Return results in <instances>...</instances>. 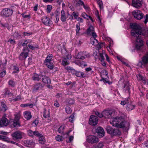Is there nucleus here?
Masks as SVG:
<instances>
[{
  "label": "nucleus",
  "mask_w": 148,
  "mask_h": 148,
  "mask_svg": "<svg viewBox=\"0 0 148 148\" xmlns=\"http://www.w3.org/2000/svg\"><path fill=\"white\" fill-rule=\"evenodd\" d=\"M131 31L132 35L135 37L136 40V48L140 50L143 45V38L145 34V30L143 29L138 25H134Z\"/></svg>",
  "instance_id": "f257e3e1"
},
{
  "label": "nucleus",
  "mask_w": 148,
  "mask_h": 148,
  "mask_svg": "<svg viewBox=\"0 0 148 148\" xmlns=\"http://www.w3.org/2000/svg\"><path fill=\"white\" fill-rule=\"evenodd\" d=\"M104 117L106 119H113L118 120H125L127 119L126 115H122L120 116L114 117L115 112L113 110H104L103 111Z\"/></svg>",
  "instance_id": "f03ea898"
},
{
  "label": "nucleus",
  "mask_w": 148,
  "mask_h": 148,
  "mask_svg": "<svg viewBox=\"0 0 148 148\" xmlns=\"http://www.w3.org/2000/svg\"><path fill=\"white\" fill-rule=\"evenodd\" d=\"M9 125L12 128L18 127L20 126L18 121H0V127Z\"/></svg>",
  "instance_id": "7ed1b4c3"
},
{
  "label": "nucleus",
  "mask_w": 148,
  "mask_h": 148,
  "mask_svg": "<svg viewBox=\"0 0 148 148\" xmlns=\"http://www.w3.org/2000/svg\"><path fill=\"white\" fill-rule=\"evenodd\" d=\"M105 129L107 133L111 136H119L121 134V132L119 130L113 128L110 126H107Z\"/></svg>",
  "instance_id": "20e7f679"
},
{
  "label": "nucleus",
  "mask_w": 148,
  "mask_h": 148,
  "mask_svg": "<svg viewBox=\"0 0 148 148\" xmlns=\"http://www.w3.org/2000/svg\"><path fill=\"white\" fill-rule=\"evenodd\" d=\"M13 13L12 9L8 8H3L0 12V15L3 18H7L11 16Z\"/></svg>",
  "instance_id": "39448f33"
},
{
  "label": "nucleus",
  "mask_w": 148,
  "mask_h": 148,
  "mask_svg": "<svg viewBox=\"0 0 148 148\" xmlns=\"http://www.w3.org/2000/svg\"><path fill=\"white\" fill-rule=\"evenodd\" d=\"M24 134V133L19 131H17L12 132L11 136L12 139L16 141L21 140Z\"/></svg>",
  "instance_id": "423d86ee"
},
{
  "label": "nucleus",
  "mask_w": 148,
  "mask_h": 148,
  "mask_svg": "<svg viewBox=\"0 0 148 148\" xmlns=\"http://www.w3.org/2000/svg\"><path fill=\"white\" fill-rule=\"evenodd\" d=\"M148 64V52L146 53L142 58V61L139 60L137 65L143 68L145 67Z\"/></svg>",
  "instance_id": "0eeeda50"
},
{
  "label": "nucleus",
  "mask_w": 148,
  "mask_h": 148,
  "mask_svg": "<svg viewBox=\"0 0 148 148\" xmlns=\"http://www.w3.org/2000/svg\"><path fill=\"white\" fill-rule=\"evenodd\" d=\"M52 58L53 56L52 54H49L46 58L44 61V63L45 64L48 68L51 70L54 67L53 64L51 63V62Z\"/></svg>",
  "instance_id": "6e6552de"
},
{
  "label": "nucleus",
  "mask_w": 148,
  "mask_h": 148,
  "mask_svg": "<svg viewBox=\"0 0 148 148\" xmlns=\"http://www.w3.org/2000/svg\"><path fill=\"white\" fill-rule=\"evenodd\" d=\"M27 50L28 52L29 51V50L27 47L25 48L23 47L22 49L23 52H21L18 56V59L21 60H25L29 55L28 52H25Z\"/></svg>",
  "instance_id": "1a4fd4ad"
},
{
  "label": "nucleus",
  "mask_w": 148,
  "mask_h": 148,
  "mask_svg": "<svg viewBox=\"0 0 148 148\" xmlns=\"http://www.w3.org/2000/svg\"><path fill=\"white\" fill-rule=\"evenodd\" d=\"M111 124L114 127L119 128H122L125 127L123 121H110Z\"/></svg>",
  "instance_id": "9d476101"
},
{
  "label": "nucleus",
  "mask_w": 148,
  "mask_h": 148,
  "mask_svg": "<svg viewBox=\"0 0 148 148\" xmlns=\"http://www.w3.org/2000/svg\"><path fill=\"white\" fill-rule=\"evenodd\" d=\"M133 14L134 17L138 20L142 19L144 16V14L138 10L133 11Z\"/></svg>",
  "instance_id": "9b49d317"
},
{
  "label": "nucleus",
  "mask_w": 148,
  "mask_h": 148,
  "mask_svg": "<svg viewBox=\"0 0 148 148\" xmlns=\"http://www.w3.org/2000/svg\"><path fill=\"white\" fill-rule=\"evenodd\" d=\"M86 140L88 143L92 144L98 142L99 141V139L97 136L92 135L88 136Z\"/></svg>",
  "instance_id": "f8f14e48"
},
{
  "label": "nucleus",
  "mask_w": 148,
  "mask_h": 148,
  "mask_svg": "<svg viewBox=\"0 0 148 148\" xmlns=\"http://www.w3.org/2000/svg\"><path fill=\"white\" fill-rule=\"evenodd\" d=\"M90 56L89 54L86 51L80 52L78 53L76 56V58L83 60L86 58L89 57Z\"/></svg>",
  "instance_id": "ddd939ff"
},
{
  "label": "nucleus",
  "mask_w": 148,
  "mask_h": 148,
  "mask_svg": "<svg viewBox=\"0 0 148 148\" xmlns=\"http://www.w3.org/2000/svg\"><path fill=\"white\" fill-rule=\"evenodd\" d=\"M41 20L42 22L45 25L51 26L53 24L52 21L47 16L43 17Z\"/></svg>",
  "instance_id": "4468645a"
},
{
  "label": "nucleus",
  "mask_w": 148,
  "mask_h": 148,
  "mask_svg": "<svg viewBox=\"0 0 148 148\" xmlns=\"http://www.w3.org/2000/svg\"><path fill=\"white\" fill-rule=\"evenodd\" d=\"M142 0H132V5L133 6L138 8L142 5Z\"/></svg>",
  "instance_id": "2eb2a0df"
},
{
  "label": "nucleus",
  "mask_w": 148,
  "mask_h": 148,
  "mask_svg": "<svg viewBox=\"0 0 148 148\" xmlns=\"http://www.w3.org/2000/svg\"><path fill=\"white\" fill-rule=\"evenodd\" d=\"M27 134L29 136L33 137L34 136H36L41 135L37 131H33L31 130H29L27 131Z\"/></svg>",
  "instance_id": "dca6fc26"
},
{
  "label": "nucleus",
  "mask_w": 148,
  "mask_h": 148,
  "mask_svg": "<svg viewBox=\"0 0 148 148\" xmlns=\"http://www.w3.org/2000/svg\"><path fill=\"white\" fill-rule=\"evenodd\" d=\"M96 131L100 137H102L104 136L105 132L102 127H98L96 129Z\"/></svg>",
  "instance_id": "f3484780"
},
{
  "label": "nucleus",
  "mask_w": 148,
  "mask_h": 148,
  "mask_svg": "<svg viewBox=\"0 0 148 148\" xmlns=\"http://www.w3.org/2000/svg\"><path fill=\"white\" fill-rule=\"evenodd\" d=\"M67 18V17L66 15V13L65 12L64 10H62L61 12L60 19L62 22H65L66 21Z\"/></svg>",
  "instance_id": "a211bd4d"
},
{
  "label": "nucleus",
  "mask_w": 148,
  "mask_h": 148,
  "mask_svg": "<svg viewBox=\"0 0 148 148\" xmlns=\"http://www.w3.org/2000/svg\"><path fill=\"white\" fill-rule=\"evenodd\" d=\"M66 57V58H64L62 60H60L62 64L64 66H66L69 63V61L68 59L71 58V57L69 55L67 56Z\"/></svg>",
  "instance_id": "6ab92c4d"
},
{
  "label": "nucleus",
  "mask_w": 148,
  "mask_h": 148,
  "mask_svg": "<svg viewBox=\"0 0 148 148\" xmlns=\"http://www.w3.org/2000/svg\"><path fill=\"white\" fill-rule=\"evenodd\" d=\"M43 87L41 83H38L35 85L33 91L35 92L38 90H41Z\"/></svg>",
  "instance_id": "aec40b11"
},
{
  "label": "nucleus",
  "mask_w": 148,
  "mask_h": 148,
  "mask_svg": "<svg viewBox=\"0 0 148 148\" xmlns=\"http://www.w3.org/2000/svg\"><path fill=\"white\" fill-rule=\"evenodd\" d=\"M41 77V80L43 83L47 84H49L51 83V79L49 77L44 75H42Z\"/></svg>",
  "instance_id": "412c9836"
},
{
  "label": "nucleus",
  "mask_w": 148,
  "mask_h": 148,
  "mask_svg": "<svg viewBox=\"0 0 148 148\" xmlns=\"http://www.w3.org/2000/svg\"><path fill=\"white\" fill-rule=\"evenodd\" d=\"M135 106L132 104V101L130 100L129 102L127 103V104L126 105V109L129 111L135 108Z\"/></svg>",
  "instance_id": "4be33fe9"
},
{
  "label": "nucleus",
  "mask_w": 148,
  "mask_h": 148,
  "mask_svg": "<svg viewBox=\"0 0 148 148\" xmlns=\"http://www.w3.org/2000/svg\"><path fill=\"white\" fill-rule=\"evenodd\" d=\"M124 90L125 92L127 93H128L130 94V85L129 82H126L124 84Z\"/></svg>",
  "instance_id": "5701e85b"
},
{
  "label": "nucleus",
  "mask_w": 148,
  "mask_h": 148,
  "mask_svg": "<svg viewBox=\"0 0 148 148\" xmlns=\"http://www.w3.org/2000/svg\"><path fill=\"white\" fill-rule=\"evenodd\" d=\"M41 78L40 76L36 73H34L32 77V79L34 81L38 82Z\"/></svg>",
  "instance_id": "b1692460"
},
{
  "label": "nucleus",
  "mask_w": 148,
  "mask_h": 148,
  "mask_svg": "<svg viewBox=\"0 0 148 148\" xmlns=\"http://www.w3.org/2000/svg\"><path fill=\"white\" fill-rule=\"evenodd\" d=\"M3 138H4L5 139H3L2 140L3 141H5L7 142L8 143H11L12 144H14L16 145H18V144L16 143L15 142H14V141H11L10 140V139L8 138V137L6 136H3Z\"/></svg>",
  "instance_id": "393cba45"
},
{
  "label": "nucleus",
  "mask_w": 148,
  "mask_h": 148,
  "mask_svg": "<svg viewBox=\"0 0 148 148\" xmlns=\"http://www.w3.org/2000/svg\"><path fill=\"white\" fill-rule=\"evenodd\" d=\"M23 114L24 117L27 120H29L32 117L31 113L30 112L25 111L23 112Z\"/></svg>",
  "instance_id": "a878e982"
},
{
  "label": "nucleus",
  "mask_w": 148,
  "mask_h": 148,
  "mask_svg": "<svg viewBox=\"0 0 148 148\" xmlns=\"http://www.w3.org/2000/svg\"><path fill=\"white\" fill-rule=\"evenodd\" d=\"M8 109V108L5 104L3 102H1L0 110L5 112Z\"/></svg>",
  "instance_id": "bb28decb"
},
{
  "label": "nucleus",
  "mask_w": 148,
  "mask_h": 148,
  "mask_svg": "<svg viewBox=\"0 0 148 148\" xmlns=\"http://www.w3.org/2000/svg\"><path fill=\"white\" fill-rule=\"evenodd\" d=\"M75 74L76 76L79 77L84 78L86 77V74L84 72L80 71H76Z\"/></svg>",
  "instance_id": "cd10ccee"
},
{
  "label": "nucleus",
  "mask_w": 148,
  "mask_h": 148,
  "mask_svg": "<svg viewBox=\"0 0 148 148\" xmlns=\"http://www.w3.org/2000/svg\"><path fill=\"white\" fill-rule=\"evenodd\" d=\"M40 135V136H37L39 137L38 141L39 143L42 144H43L45 141V139L43 135L41 134Z\"/></svg>",
  "instance_id": "c85d7f7f"
},
{
  "label": "nucleus",
  "mask_w": 148,
  "mask_h": 148,
  "mask_svg": "<svg viewBox=\"0 0 148 148\" xmlns=\"http://www.w3.org/2000/svg\"><path fill=\"white\" fill-rule=\"evenodd\" d=\"M32 40H24V42L22 44V46L24 47L25 46H26V47H27V45L28 44H30L32 42Z\"/></svg>",
  "instance_id": "c756f323"
},
{
  "label": "nucleus",
  "mask_w": 148,
  "mask_h": 148,
  "mask_svg": "<svg viewBox=\"0 0 148 148\" xmlns=\"http://www.w3.org/2000/svg\"><path fill=\"white\" fill-rule=\"evenodd\" d=\"M94 31V28L93 26H90L87 29V33L88 34H91L92 32Z\"/></svg>",
  "instance_id": "7c9ffc66"
},
{
  "label": "nucleus",
  "mask_w": 148,
  "mask_h": 148,
  "mask_svg": "<svg viewBox=\"0 0 148 148\" xmlns=\"http://www.w3.org/2000/svg\"><path fill=\"white\" fill-rule=\"evenodd\" d=\"M90 43L93 45H95L97 44L98 43V41L96 39V38H90Z\"/></svg>",
  "instance_id": "2f4dec72"
},
{
  "label": "nucleus",
  "mask_w": 148,
  "mask_h": 148,
  "mask_svg": "<svg viewBox=\"0 0 148 148\" xmlns=\"http://www.w3.org/2000/svg\"><path fill=\"white\" fill-rule=\"evenodd\" d=\"M80 23H77L76 25V32L77 35H79V31L80 30Z\"/></svg>",
  "instance_id": "473e14b6"
},
{
  "label": "nucleus",
  "mask_w": 148,
  "mask_h": 148,
  "mask_svg": "<svg viewBox=\"0 0 148 148\" xmlns=\"http://www.w3.org/2000/svg\"><path fill=\"white\" fill-rule=\"evenodd\" d=\"M137 79L138 80L141 81L143 82L145 84V79L143 78L142 76L140 74H138L136 75Z\"/></svg>",
  "instance_id": "72a5a7b5"
},
{
  "label": "nucleus",
  "mask_w": 148,
  "mask_h": 148,
  "mask_svg": "<svg viewBox=\"0 0 148 148\" xmlns=\"http://www.w3.org/2000/svg\"><path fill=\"white\" fill-rule=\"evenodd\" d=\"M26 142V144L30 147L34 146L35 145V143L32 140H27Z\"/></svg>",
  "instance_id": "f704fd0d"
},
{
  "label": "nucleus",
  "mask_w": 148,
  "mask_h": 148,
  "mask_svg": "<svg viewBox=\"0 0 148 148\" xmlns=\"http://www.w3.org/2000/svg\"><path fill=\"white\" fill-rule=\"evenodd\" d=\"M4 95L5 96H8V97H10L11 96L12 94L8 89H7L5 90Z\"/></svg>",
  "instance_id": "c9c22d12"
},
{
  "label": "nucleus",
  "mask_w": 148,
  "mask_h": 148,
  "mask_svg": "<svg viewBox=\"0 0 148 148\" xmlns=\"http://www.w3.org/2000/svg\"><path fill=\"white\" fill-rule=\"evenodd\" d=\"M28 47L29 49L32 50H34L35 48H38V47L37 45H32L29 44H28Z\"/></svg>",
  "instance_id": "e433bc0d"
},
{
  "label": "nucleus",
  "mask_w": 148,
  "mask_h": 148,
  "mask_svg": "<svg viewBox=\"0 0 148 148\" xmlns=\"http://www.w3.org/2000/svg\"><path fill=\"white\" fill-rule=\"evenodd\" d=\"M84 4V2L82 1L78 0V1H76L75 5L76 6H78L80 5H83Z\"/></svg>",
  "instance_id": "4c0bfd02"
},
{
  "label": "nucleus",
  "mask_w": 148,
  "mask_h": 148,
  "mask_svg": "<svg viewBox=\"0 0 148 148\" xmlns=\"http://www.w3.org/2000/svg\"><path fill=\"white\" fill-rule=\"evenodd\" d=\"M130 98H127V99H125V100L123 101H121V104L123 106L125 105V104H127V103L129 102L130 100Z\"/></svg>",
  "instance_id": "58836bf2"
},
{
  "label": "nucleus",
  "mask_w": 148,
  "mask_h": 148,
  "mask_svg": "<svg viewBox=\"0 0 148 148\" xmlns=\"http://www.w3.org/2000/svg\"><path fill=\"white\" fill-rule=\"evenodd\" d=\"M95 114L100 118H102L104 117V114L103 113V111L101 113H100L98 111L95 112Z\"/></svg>",
  "instance_id": "ea45409f"
},
{
  "label": "nucleus",
  "mask_w": 148,
  "mask_h": 148,
  "mask_svg": "<svg viewBox=\"0 0 148 148\" xmlns=\"http://www.w3.org/2000/svg\"><path fill=\"white\" fill-rule=\"evenodd\" d=\"M98 121H89L88 123L92 126H95L97 124Z\"/></svg>",
  "instance_id": "a19ab883"
},
{
  "label": "nucleus",
  "mask_w": 148,
  "mask_h": 148,
  "mask_svg": "<svg viewBox=\"0 0 148 148\" xmlns=\"http://www.w3.org/2000/svg\"><path fill=\"white\" fill-rule=\"evenodd\" d=\"M65 110L66 112L68 114H70L72 112V110L71 108L68 106H67L65 108Z\"/></svg>",
  "instance_id": "79ce46f5"
},
{
  "label": "nucleus",
  "mask_w": 148,
  "mask_h": 148,
  "mask_svg": "<svg viewBox=\"0 0 148 148\" xmlns=\"http://www.w3.org/2000/svg\"><path fill=\"white\" fill-rule=\"evenodd\" d=\"M65 126L64 125H61L58 129V132L60 133H63V130Z\"/></svg>",
  "instance_id": "37998d69"
},
{
  "label": "nucleus",
  "mask_w": 148,
  "mask_h": 148,
  "mask_svg": "<svg viewBox=\"0 0 148 148\" xmlns=\"http://www.w3.org/2000/svg\"><path fill=\"white\" fill-rule=\"evenodd\" d=\"M89 120H98V119L97 116L92 115L90 117Z\"/></svg>",
  "instance_id": "c03bdc74"
},
{
  "label": "nucleus",
  "mask_w": 148,
  "mask_h": 148,
  "mask_svg": "<svg viewBox=\"0 0 148 148\" xmlns=\"http://www.w3.org/2000/svg\"><path fill=\"white\" fill-rule=\"evenodd\" d=\"M56 139L58 141H61L63 140L62 137L60 135H58L56 137Z\"/></svg>",
  "instance_id": "a18cd8bd"
},
{
  "label": "nucleus",
  "mask_w": 148,
  "mask_h": 148,
  "mask_svg": "<svg viewBox=\"0 0 148 148\" xmlns=\"http://www.w3.org/2000/svg\"><path fill=\"white\" fill-rule=\"evenodd\" d=\"M9 84L12 87H14L15 85V82L14 81L10 80L8 82Z\"/></svg>",
  "instance_id": "49530a36"
},
{
  "label": "nucleus",
  "mask_w": 148,
  "mask_h": 148,
  "mask_svg": "<svg viewBox=\"0 0 148 148\" xmlns=\"http://www.w3.org/2000/svg\"><path fill=\"white\" fill-rule=\"evenodd\" d=\"M19 71L18 68L15 66H13V73H17Z\"/></svg>",
  "instance_id": "de8ad7c7"
},
{
  "label": "nucleus",
  "mask_w": 148,
  "mask_h": 148,
  "mask_svg": "<svg viewBox=\"0 0 148 148\" xmlns=\"http://www.w3.org/2000/svg\"><path fill=\"white\" fill-rule=\"evenodd\" d=\"M72 15L74 16L75 19H77L78 18L79 14V13L76 12H74L73 13Z\"/></svg>",
  "instance_id": "09e8293b"
},
{
  "label": "nucleus",
  "mask_w": 148,
  "mask_h": 148,
  "mask_svg": "<svg viewBox=\"0 0 148 148\" xmlns=\"http://www.w3.org/2000/svg\"><path fill=\"white\" fill-rule=\"evenodd\" d=\"M50 114L49 111H45L44 112L43 116L45 118H48L49 117Z\"/></svg>",
  "instance_id": "8fccbe9b"
},
{
  "label": "nucleus",
  "mask_w": 148,
  "mask_h": 148,
  "mask_svg": "<svg viewBox=\"0 0 148 148\" xmlns=\"http://www.w3.org/2000/svg\"><path fill=\"white\" fill-rule=\"evenodd\" d=\"M99 59L100 61L104 60V58L103 56V54L101 53H99Z\"/></svg>",
  "instance_id": "3c124183"
},
{
  "label": "nucleus",
  "mask_w": 148,
  "mask_h": 148,
  "mask_svg": "<svg viewBox=\"0 0 148 148\" xmlns=\"http://www.w3.org/2000/svg\"><path fill=\"white\" fill-rule=\"evenodd\" d=\"M15 117L16 120H19L21 117V115L19 114H15Z\"/></svg>",
  "instance_id": "603ef678"
},
{
  "label": "nucleus",
  "mask_w": 148,
  "mask_h": 148,
  "mask_svg": "<svg viewBox=\"0 0 148 148\" xmlns=\"http://www.w3.org/2000/svg\"><path fill=\"white\" fill-rule=\"evenodd\" d=\"M73 136H71L69 137L68 140H66V142L67 143L71 142L73 140Z\"/></svg>",
  "instance_id": "864d4df0"
},
{
  "label": "nucleus",
  "mask_w": 148,
  "mask_h": 148,
  "mask_svg": "<svg viewBox=\"0 0 148 148\" xmlns=\"http://www.w3.org/2000/svg\"><path fill=\"white\" fill-rule=\"evenodd\" d=\"M75 119L74 114L73 113L69 117V120H73Z\"/></svg>",
  "instance_id": "5fc2aeb1"
},
{
  "label": "nucleus",
  "mask_w": 148,
  "mask_h": 148,
  "mask_svg": "<svg viewBox=\"0 0 148 148\" xmlns=\"http://www.w3.org/2000/svg\"><path fill=\"white\" fill-rule=\"evenodd\" d=\"M144 18L145 19L144 23L145 24H146L148 22V14H146L145 16L144 17Z\"/></svg>",
  "instance_id": "6e6d98bb"
},
{
  "label": "nucleus",
  "mask_w": 148,
  "mask_h": 148,
  "mask_svg": "<svg viewBox=\"0 0 148 148\" xmlns=\"http://www.w3.org/2000/svg\"><path fill=\"white\" fill-rule=\"evenodd\" d=\"M97 2L100 8H103V6L102 1H97Z\"/></svg>",
  "instance_id": "4d7b16f0"
},
{
  "label": "nucleus",
  "mask_w": 148,
  "mask_h": 148,
  "mask_svg": "<svg viewBox=\"0 0 148 148\" xmlns=\"http://www.w3.org/2000/svg\"><path fill=\"white\" fill-rule=\"evenodd\" d=\"M6 73V71H3L1 72L0 73V77H4Z\"/></svg>",
  "instance_id": "13d9d810"
},
{
  "label": "nucleus",
  "mask_w": 148,
  "mask_h": 148,
  "mask_svg": "<svg viewBox=\"0 0 148 148\" xmlns=\"http://www.w3.org/2000/svg\"><path fill=\"white\" fill-rule=\"evenodd\" d=\"M52 6L51 5H48L47 7V10L48 12H50L51 10Z\"/></svg>",
  "instance_id": "bf43d9fd"
},
{
  "label": "nucleus",
  "mask_w": 148,
  "mask_h": 148,
  "mask_svg": "<svg viewBox=\"0 0 148 148\" xmlns=\"http://www.w3.org/2000/svg\"><path fill=\"white\" fill-rule=\"evenodd\" d=\"M23 34L25 36H28L32 34V33L31 32H30L29 33L24 32L23 33Z\"/></svg>",
  "instance_id": "052dcab7"
},
{
  "label": "nucleus",
  "mask_w": 148,
  "mask_h": 148,
  "mask_svg": "<svg viewBox=\"0 0 148 148\" xmlns=\"http://www.w3.org/2000/svg\"><path fill=\"white\" fill-rule=\"evenodd\" d=\"M38 123V121H33L32 123L33 126H36Z\"/></svg>",
  "instance_id": "680f3d73"
},
{
  "label": "nucleus",
  "mask_w": 148,
  "mask_h": 148,
  "mask_svg": "<svg viewBox=\"0 0 148 148\" xmlns=\"http://www.w3.org/2000/svg\"><path fill=\"white\" fill-rule=\"evenodd\" d=\"M22 16L24 18H29L30 17V15H24L23 14H22Z\"/></svg>",
  "instance_id": "e2e57ef3"
},
{
  "label": "nucleus",
  "mask_w": 148,
  "mask_h": 148,
  "mask_svg": "<svg viewBox=\"0 0 148 148\" xmlns=\"http://www.w3.org/2000/svg\"><path fill=\"white\" fill-rule=\"evenodd\" d=\"M104 145L103 143H99L98 144V147H97L98 148H101Z\"/></svg>",
  "instance_id": "0e129e2a"
},
{
  "label": "nucleus",
  "mask_w": 148,
  "mask_h": 148,
  "mask_svg": "<svg viewBox=\"0 0 148 148\" xmlns=\"http://www.w3.org/2000/svg\"><path fill=\"white\" fill-rule=\"evenodd\" d=\"M91 34L92 36V37L91 38H95L96 37H97V36L96 35V33H95L94 32H92V33Z\"/></svg>",
  "instance_id": "69168bd1"
},
{
  "label": "nucleus",
  "mask_w": 148,
  "mask_h": 148,
  "mask_svg": "<svg viewBox=\"0 0 148 148\" xmlns=\"http://www.w3.org/2000/svg\"><path fill=\"white\" fill-rule=\"evenodd\" d=\"M21 97L20 95H18L17 97L14 99V101H16L19 100L21 99Z\"/></svg>",
  "instance_id": "338daca9"
},
{
  "label": "nucleus",
  "mask_w": 148,
  "mask_h": 148,
  "mask_svg": "<svg viewBox=\"0 0 148 148\" xmlns=\"http://www.w3.org/2000/svg\"><path fill=\"white\" fill-rule=\"evenodd\" d=\"M54 105L56 107H59V104L57 101H54Z\"/></svg>",
  "instance_id": "774afa93"
}]
</instances>
